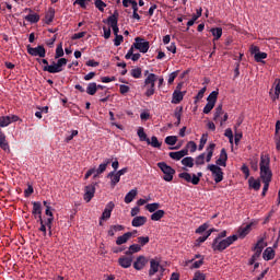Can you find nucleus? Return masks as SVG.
Wrapping results in <instances>:
<instances>
[{"instance_id": "obj_1", "label": "nucleus", "mask_w": 280, "mask_h": 280, "mask_svg": "<svg viewBox=\"0 0 280 280\" xmlns=\"http://www.w3.org/2000/svg\"><path fill=\"white\" fill-rule=\"evenodd\" d=\"M229 232L226 230H223L221 233L217 235V237L212 241L211 247L212 250L222 253L229 248L233 243L237 242V234H234L232 236H228ZM226 237V238H224Z\"/></svg>"}, {"instance_id": "obj_2", "label": "nucleus", "mask_w": 280, "mask_h": 280, "mask_svg": "<svg viewBox=\"0 0 280 280\" xmlns=\"http://www.w3.org/2000/svg\"><path fill=\"white\" fill-rule=\"evenodd\" d=\"M158 167L164 174L163 180H165L166 183H172V180H174V174H176V170L167 165V163L165 162H159Z\"/></svg>"}, {"instance_id": "obj_3", "label": "nucleus", "mask_w": 280, "mask_h": 280, "mask_svg": "<svg viewBox=\"0 0 280 280\" xmlns=\"http://www.w3.org/2000/svg\"><path fill=\"white\" fill-rule=\"evenodd\" d=\"M67 58H60L56 61H52L51 66H47L43 68V71H47L48 73H60L63 67H67Z\"/></svg>"}, {"instance_id": "obj_4", "label": "nucleus", "mask_w": 280, "mask_h": 280, "mask_svg": "<svg viewBox=\"0 0 280 280\" xmlns=\"http://www.w3.org/2000/svg\"><path fill=\"white\" fill-rule=\"evenodd\" d=\"M249 54L254 57L255 62H260L261 65H266V58H268L267 52H262L259 49V46L250 45L249 46Z\"/></svg>"}, {"instance_id": "obj_5", "label": "nucleus", "mask_w": 280, "mask_h": 280, "mask_svg": "<svg viewBox=\"0 0 280 280\" xmlns=\"http://www.w3.org/2000/svg\"><path fill=\"white\" fill-rule=\"evenodd\" d=\"M178 177L185 180L186 183H191V185H200V178H202V172H198L197 174H189L187 172H183L178 174Z\"/></svg>"}, {"instance_id": "obj_6", "label": "nucleus", "mask_w": 280, "mask_h": 280, "mask_svg": "<svg viewBox=\"0 0 280 280\" xmlns=\"http://www.w3.org/2000/svg\"><path fill=\"white\" fill-rule=\"evenodd\" d=\"M207 170L211 172L214 183H222L224 180V172H222V168L215 164H209L207 166Z\"/></svg>"}, {"instance_id": "obj_7", "label": "nucleus", "mask_w": 280, "mask_h": 280, "mask_svg": "<svg viewBox=\"0 0 280 280\" xmlns=\"http://www.w3.org/2000/svg\"><path fill=\"white\" fill-rule=\"evenodd\" d=\"M26 50H27V54L33 57L38 56V58H45V56H47V50L45 49V46H43V45H38L35 48L32 47L31 45H27Z\"/></svg>"}, {"instance_id": "obj_8", "label": "nucleus", "mask_w": 280, "mask_h": 280, "mask_svg": "<svg viewBox=\"0 0 280 280\" xmlns=\"http://www.w3.org/2000/svg\"><path fill=\"white\" fill-rule=\"evenodd\" d=\"M265 246H266V244H264V238H260L256 243V245L254 246V255L249 259V266H253V264H255V260L259 259V257H261V253H262Z\"/></svg>"}, {"instance_id": "obj_9", "label": "nucleus", "mask_w": 280, "mask_h": 280, "mask_svg": "<svg viewBox=\"0 0 280 280\" xmlns=\"http://www.w3.org/2000/svg\"><path fill=\"white\" fill-rule=\"evenodd\" d=\"M133 47L135 49H138L140 54H148V50L150 49V42H145V39L141 37H136Z\"/></svg>"}, {"instance_id": "obj_10", "label": "nucleus", "mask_w": 280, "mask_h": 280, "mask_svg": "<svg viewBox=\"0 0 280 280\" xmlns=\"http://www.w3.org/2000/svg\"><path fill=\"white\" fill-rule=\"evenodd\" d=\"M21 118L18 115L0 116V128H8L10 124L19 121Z\"/></svg>"}, {"instance_id": "obj_11", "label": "nucleus", "mask_w": 280, "mask_h": 280, "mask_svg": "<svg viewBox=\"0 0 280 280\" xmlns=\"http://www.w3.org/2000/svg\"><path fill=\"white\" fill-rule=\"evenodd\" d=\"M160 268H161V272H163L164 269L161 266V262H159V260L152 258L150 260L149 277H153L156 272H159Z\"/></svg>"}, {"instance_id": "obj_12", "label": "nucleus", "mask_w": 280, "mask_h": 280, "mask_svg": "<svg viewBox=\"0 0 280 280\" xmlns=\"http://www.w3.org/2000/svg\"><path fill=\"white\" fill-rule=\"evenodd\" d=\"M148 258L145 256H139L133 262L135 270H143L148 266Z\"/></svg>"}, {"instance_id": "obj_13", "label": "nucleus", "mask_w": 280, "mask_h": 280, "mask_svg": "<svg viewBox=\"0 0 280 280\" xmlns=\"http://www.w3.org/2000/svg\"><path fill=\"white\" fill-rule=\"evenodd\" d=\"M95 185L96 184H91L85 187V194H84V200L86 202H91L95 196Z\"/></svg>"}, {"instance_id": "obj_14", "label": "nucleus", "mask_w": 280, "mask_h": 280, "mask_svg": "<svg viewBox=\"0 0 280 280\" xmlns=\"http://www.w3.org/2000/svg\"><path fill=\"white\" fill-rule=\"evenodd\" d=\"M114 209H115V203H113V201H109L106 205V207L101 215V220H110V214L113 213Z\"/></svg>"}, {"instance_id": "obj_15", "label": "nucleus", "mask_w": 280, "mask_h": 280, "mask_svg": "<svg viewBox=\"0 0 280 280\" xmlns=\"http://www.w3.org/2000/svg\"><path fill=\"white\" fill-rule=\"evenodd\" d=\"M118 265L121 268H130L132 266V257L131 256H121L118 258Z\"/></svg>"}, {"instance_id": "obj_16", "label": "nucleus", "mask_w": 280, "mask_h": 280, "mask_svg": "<svg viewBox=\"0 0 280 280\" xmlns=\"http://www.w3.org/2000/svg\"><path fill=\"white\" fill-rule=\"evenodd\" d=\"M260 177L262 178V183H270L272 180V171L270 168H260Z\"/></svg>"}, {"instance_id": "obj_17", "label": "nucleus", "mask_w": 280, "mask_h": 280, "mask_svg": "<svg viewBox=\"0 0 280 280\" xmlns=\"http://www.w3.org/2000/svg\"><path fill=\"white\" fill-rule=\"evenodd\" d=\"M33 215L35 219H37V215H43V205L39 201H33Z\"/></svg>"}, {"instance_id": "obj_18", "label": "nucleus", "mask_w": 280, "mask_h": 280, "mask_svg": "<svg viewBox=\"0 0 280 280\" xmlns=\"http://www.w3.org/2000/svg\"><path fill=\"white\" fill-rule=\"evenodd\" d=\"M248 186L249 189H254V191H259L261 189V182L259 179H255V177H249Z\"/></svg>"}, {"instance_id": "obj_19", "label": "nucleus", "mask_w": 280, "mask_h": 280, "mask_svg": "<svg viewBox=\"0 0 280 280\" xmlns=\"http://www.w3.org/2000/svg\"><path fill=\"white\" fill-rule=\"evenodd\" d=\"M0 148L4 152H10V143H8V140L5 139V133L0 130Z\"/></svg>"}, {"instance_id": "obj_20", "label": "nucleus", "mask_w": 280, "mask_h": 280, "mask_svg": "<svg viewBox=\"0 0 280 280\" xmlns=\"http://www.w3.org/2000/svg\"><path fill=\"white\" fill-rule=\"evenodd\" d=\"M55 16H56V9L49 8L45 14L46 25H51V23H54Z\"/></svg>"}, {"instance_id": "obj_21", "label": "nucleus", "mask_w": 280, "mask_h": 280, "mask_svg": "<svg viewBox=\"0 0 280 280\" xmlns=\"http://www.w3.org/2000/svg\"><path fill=\"white\" fill-rule=\"evenodd\" d=\"M135 253H141V245L139 244H132L129 246L128 250L125 252V255L127 257H132Z\"/></svg>"}, {"instance_id": "obj_22", "label": "nucleus", "mask_w": 280, "mask_h": 280, "mask_svg": "<svg viewBox=\"0 0 280 280\" xmlns=\"http://www.w3.org/2000/svg\"><path fill=\"white\" fill-rule=\"evenodd\" d=\"M145 222H148L147 217H135L131 221V226H136V228L143 226Z\"/></svg>"}, {"instance_id": "obj_23", "label": "nucleus", "mask_w": 280, "mask_h": 280, "mask_svg": "<svg viewBox=\"0 0 280 280\" xmlns=\"http://www.w3.org/2000/svg\"><path fill=\"white\" fill-rule=\"evenodd\" d=\"M185 97V92L175 90L173 92L172 104H180L182 100Z\"/></svg>"}, {"instance_id": "obj_24", "label": "nucleus", "mask_w": 280, "mask_h": 280, "mask_svg": "<svg viewBox=\"0 0 280 280\" xmlns=\"http://www.w3.org/2000/svg\"><path fill=\"white\" fill-rule=\"evenodd\" d=\"M107 178H110L112 187H116L117 183H119V180H121V177L115 171L108 173Z\"/></svg>"}, {"instance_id": "obj_25", "label": "nucleus", "mask_w": 280, "mask_h": 280, "mask_svg": "<svg viewBox=\"0 0 280 280\" xmlns=\"http://www.w3.org/2000/svg\"><path fill=\"white\" fill-rule=\"evenodd\" d=\"M262 259H265V261L275 259V249H272V247H267L262 253Z\"/></svg>"}, {"instance_id": "obj_26", "label": "nucleus", "mask_w": 280, "mask_h": 280, "mask_svg": "<svg viewBox=\"0 0 280 280\" xmlns=\"http://www.w3.org/2000/svg\"><path fill=\"white\" fill-rule=\"evenodd\" d=\"M110 163H113V160L105 159L104 162L98 165L97 170H95V172L97 174H104L106 172V167H108Z\"/></svg>"}, {"instance_id": "obj_27", "label": "nucleus", "mask_w": 280, "mask_h": 280, "mask_svg": "<svg viewBox=\"0 0 280 280\" xmlns=\"http://www.w3.org/2000/svg\"><path fill=\"white\" fill-rule=\"evenodd\" d=\"M206 150L208 152L206 156V162L211 163V159H213V152L215 150V143H210Z\"/></svg>"}, {"instance_id": "obj_28", "label": "nucleus", "mask_w": 280, "mask_h": 280, "mask_svg": "<svg viewBox=\"0 0 280 280\" xmlns=\"http://www.w3.org/2000/svg\"><path fill=\"white\" fill-rule=\"evenodd\" d=\"M130 237H132V233H125L124 235L118 236L116 240L117 246H121V244H126L128 240H130Z\"/></svg>"}, {"instance_id": "obj_29", "label": "nucleus", "mask_w": 280, "mask_h": 280, "mask_svg": "<svg viewBox=\"0 0 280 280\" xmlns=\"http://www.w3.org/2000/svg\"><path fill=\"white\" fill-rule=\"evenodd\" d=\"M165 217V211L164 210H156L151 214V220L153 222H159L161 219Z\"/></svg>"}, {"instance_id": "obj_30", "label": "nucleus", "mask_w": 280, "mask_h": 280, "mask_svg": "<svg viewBox=\"0 0 280 280\" xmlns=\"http://www.w3.org/2000/svg\"><path fill=\"white\" fill-rule=\"evenodd\" d=\"M119 231H124V225H110L107 235H109V237H114V235L119 233Z\"/></svg>"}, {"instance_id": "obj_31", "label": "nucleus", "mask_w": 280, "mask_h": 280, "mask_svg": "<svg viewBox=\"0 0 280 280\" xmlns=\"http://www.w3.org/2000/svg\"><path fill=\"white\" fill-rule=\"evenodd\" d=\"M137 198V189H131L126 196H125V202L126 205H130L132 200Z\"/></svg>"}, {"instance_id": "obj_32", "label": "nucleus", "mask_w": 280, "mask_h": 280, "mask_svg": "<svg viewBox=\"0 0 280 280\" xmlns=\"http://www.w3.org/2000/svg\"><path fill=\"white\" fill-rule=\"evenodd\" d=\"M270 168V158L268 155H261L260 158V170Z\"/></svg>"}, {"instance_id": "obj_33", "label": "nucleus", "mask_w": 280, "mask_h": 280, "mask_svg": "<svg viewBox=\"0 0 280 280\" xmlns=\"http://www.w3.org/2000/svg\"><path fill=\"white\" fill-rule=\"evenodd\" d=\"M147 211H149V213H154L156 211H159V209H161V203L159 202H153V203H148L145 206Z\"/></svg>"}, {"instance_id": "obj_34", "label": "nucleus", "mask_w": 280, "mask_h": 280, "mask_svg": "<svg viewBox=\"0 0 280 280\" xmlns=\"http://www.w3.org/2000/svg\"><path fill=\"white\" fill-rule=\"evenodd\" d=\"M85 92L88 93V95H95V93H97V83H89Z\"/></svg>"}, {"instance_id": "obj_35", "label": "nucleus", "mask_w": 280, "mask_h": 280, "mask_svg": "<svg viewBox=\"0 0 280 280\" xmlns=\"http://www.w3.org/2000/svg\"><path fill=\"white\" fill-rule=\"evenodd\" d=\"M138 137L140 141H145L147 143H150V138H148V135L145 133L143 127H139Z\"/></svg>"}, {"instance_id": "obj_36", "label": "nucleus", "mask_w": 280, "mask_h": 280, "mask_svg": "<svg viewBox=\"0 0 280 280\" xmlns=\"http://www.w3.org/2000/svg\"><path fill=\"white\" fill-rule=\"evenodd\" d=\"M174 117L176 118L175 126H180V117H183V107H176L174 112Z\"/></svg>"}, {"instance_id": "obj_37", "label": "nucleus", "mask_w": 280, "mask_h": 280, "mask_svg": "<svg viewBox=\"0 0 280 280\" xmlns=\"http://www.w3.org/2000/svg\"><path fill=\"white\" fill-rule=\"evenodd\" d=\"M156 80H158L156 74L150 73V74L145 78V80H144V86H150V84L155 83Z\"/></svg>"}, {"instance_id": "obj_38", "label": "nucleus", "mask_w": 280, "mask_h": 280, "mask_svg": "<svg viewBox=\"0 0 280 280\" xmlns=\"http://www.w3.org/2000/svg\"><path fill=\"white\" fill-rule=\"evenodd\" d=\"M210 32L214 36L213 40H220L222 38V27L211 28Z\"/></svg>"}, {"instance_id": "obj_39", "label": "nucleus", "mask_w": 280, "mask_h": 280, "mask_svg": "<svg viewBox=\"0 0 280 280\" xmlns=\"http://www.w3.org/2000/svg\"><path fill=\"white\" fill-rule=\"evenodd\" d=\"M24 19L28 23H38V21H40V15L34 13V14L26 15Z\"/></svg>"}, {"instance_id": "obj_40", "label": "nucleus", "mask_w": 280, "mask_h": 280, "mask_svg": "<svg viewBox=\"0 0 280 280\" xmlns=\"http://www.w3.org/2000/svg\"><path fill=\"white\" fill-rule=\"evenodd\" d=\"M218 95H219L218 91H212L207 97V102L215 105V103L218 102Z\"/></svg>"}, {"instance_id": "obj_41", "label": "nucleus", "mask_w": 280, "mask_h": 280, "mask_svg": "<svg viewBox=\"0 0 280 280\" xmlns=\"http://www.w3.org/2000/svg\"><path fill=\"white\" fill-rule=\"evenodd\" d=\"M137 241L140 248H143V246L150 244V236H139Z\"/></svg>"}, {"instance_id": "obj_42", "label": "nucleus", "mask_w": 280, "mask_h": 280, "mask_svg": "<svg viewBox=\"0 0 280 280\" xmlns=\"http://www.w3.org/2000/svg\"><path fill=\"white\" fill-rule=\"evenodd\" d=\"M177 141H178V137L176 136H167L164 140L166 145H176Z\"/></svg>"}, {"instance_id": "obj_43", "label": "nucleus", "mask_w": 280, "mask_h": 280, "mask_svg": "<svg viewBox=\"0 0 280 280\" xmlns=\"http://www.w3.org/2000/svg\"><path fill=\"white\" fill-rule=\"evenodd\" d=\"M182 165L185 167H194V158L187 156L182 160Z\"/></svg>"}, {"instance_id": "obj_44", "label": "nucleus", "mask_w": 280, "mask_h": 280, "mask_svg": "<svg viewBox=\"0 0 280 280\" xmlns=\"http://www.w3.org/2000/svg\"><path fill=\"white\" fill-rule=\"evenodd\" d=\"M148 145H152V148H161V142H159V138L156 136H152L151 140L149 139V142H147Z\"/></svg>"}, {"instance_id": "obj_45", "label": "nucleus", "mask_w": 280, "mask_h": 280, "mask_svg": "<svg viewBox=\"0 0 280 280\" xmlns=\"http://www.w3.org/2000/svg\"><path fill=\"white\" fill-rule=\"evenodd\" d=\"M223 113H224V112L222 110V105H218V106L215 107V110H214L213 120H214V121H218V119H220V116H222Z\"/></svg>"}, {"instance_id": "obj_46", "label": "nucleus", "mask_w": 280, "mask_h": 280, "mask_svg": "<svg viewBox=\"0 0 280 280\" xmlns=\"http://www.w3.org/2000/svg\"><path fill=\"white\" fill-rule=\"evenodd\" d=\"M207 133H203L200 138V142H199V147H198V150L199 151H202L205 150V145H207Z\"/></svg>"}, {"instance_id": "obj_47", "label": "nucleus", "mask_w": 280, "mask_h": 280, "mask_svg": "<svg viewBox=\"0 0 280 280\" xmlns=\"http://www.w3.org/2000/svg\"><path fill=\"white\" fill-rule=\"evenodd\" d=\"M62 56H65V49H62V44H59L56 48V55L55 58H62Z\"/></svg>"}, {"instance_id": "obj_48", "label": "nucleus", "mask_w": 280, "mask_h": 280, "mask_svg": "<svg viewBox=\"0 0 280 280\" xmlns=\"http://www.w3.org/2000/svg\"><path fill=\"white\" fill-rule=\"evenodd\" d=\"M94 5L97 8V10H100V12H104V9L106 8V3L102 0H95Z\"/></svg>"}, {"instance_id": "obj_49", "label": "nucleus", "mask_w": 280, "mask_h": 280, "mask_svg": "<svg viewBox=\"0 0 280 280\" xmlns=\"http://www.w3.org/2000/svg\"><path fill=\"white\" fill-rule=\"evenodd\" d=\"M205 93H207V88H202L198 94L195 97V104H197V102H200V100H202V97H205Z\"/></svg>"}, {"instance_id": "obj_50", "label": "nucleus", "mask_w": 280, "mask_h": 280, "mask_svg": "<svg viewBox=\"0 0 280 280\" xmlns=\"http://www.w3.org/2000/svg\"><path fill=\"white\" fill-rule=\"evenodd\" d=\"M131 78L139 80L141 78V68H136L130 71Z\"/></svg>"}, {"instance_id": "obj_51", "label": "nucleus", "mask_w": 280, "mask_h": 280, "mask_svg": "<svg viewBox=\"0 0 280 280\" xmlns=\"http://www.w3.org/2000/svg\"><path fill=\"white\" fill-rule=\"evenodd\" d=\"M207 156L206 153H201L199 154L196 160H195V163L196 165H205V158Z\"/></svg>"}, {"instance_id": "obj_52", "label": "nucleus", "mask_w": 280, "mask_h": 280, "mask_svg": "<svg viewBox=\"0 0 280 280\" xmlns=\"http://www.w3.org/2000/svg\"><path fill=\"white\" fill-rule=\"evenodd\" d=\"M106 23L109 25V27H115L118 25L119 20L108 16Z\"/></svg>"}, {"instance_id": "obj_53", "label": "nucleus", "mask_w": 280, "mask_h": 280, "mask_svg": "<svg viewBox=\"0 0 280 280\" xmlns=\"http://www.w3.org/2000/svg\"><path fill=\"white\" fill-rule=\"evenodd\" d=\"M154 86H155V83H152L147 85V92H145V95L147 97H151V95H154Z\"/></svg>"}, {"instance_id": "obj_54", "label": "nucleus", "mask_w": 280, "mask_h": 280, "mask_svg": "<svg viewBox=\"0 0 280 280\" xmlns=\"http://www.w3.org/2000/svg\"><path fill=\"white\" fill-rule=\"evenodd\" d=\"M186 149L190 150V152H196L198 150V144H196L194 141H189L186 144Z\"/></svg>"}, {"instance_id": "obj_55", "label": "nucleus", "mask_w": 280, "mask_h": 280, "mask_svg": "<svg viewBox=\"0 0 280 280\" xmlns=\"http://www.w3.org/2000/svg\"><path fill=\"white\" fill-rule=\"evenodd\" d=\"M124 43V35H115L114 45L119 47Z\"/></svg>"}, {"instance_id": "obj_56", "label": "nucleus", "mask_w": 280, "mask_h": 280, "mask_svg": "<svg viewBox=\"0 0 280 280\" xmlns=\"http://www.w3.org/2000/svg\"><path fill=\"white\" fill-rule=\"evenodd\" d=\"M207 229H209V223H203V224H201L196 231H195V233H197V234H202V233H205V231H207Z\"/></svg>"}, {"instance_id": "obj_57", "label": "nucleus", "mask_w": 280, "mask_h": 280, "mask_svg": "<svg viewBox=\"0 0 280 280\" xmlns=\"http://www.w3.org/2000/svg\"><path fill=\"white\" fill-rule=\"evenodd\" d=\"M214 107L215 105H213V103H207L206 106L203 107L205 115H209V113H211V110H213Z\"/></svg>"}, {"instance_id": "obj_58", "label": "nucleus", "mask_w": 280, "mask_h": 280, "mask_svg": "<svg viewBox=\"0 0 280 280\" xmlns=\"http://www.w3.org/2000/svg\"><path fill=\"white\" fill-rule=\"evenodd\" d=\"M206 279H207V276L201 271H196L192 278V280H206Z\"/></svg>"}, {"instance_id": "obj_59", "label": "nucleus", "mask_w": 280, "mask_h": 280, "mask_svg": "<svg viewBox=\"0 0 280 280\" xmlns=\"http://www.w3.org/2000/svg\"><path fill=\"white\" fill-rule=\"evenodd\" d=\"M168 156L171 158V159H173L174 161H180V159H183L182 156H180V153L177 151V152H170L168 153Z\"/></svg>"}, {"instance_id": "obj_60", "label": "nucleus", "mask_w": 280, "mask_h": 280, "mask_svg": "<svg viewBox=\"0 0 280 280\" xmlns=\"http://www.w3.org/2000/svg\"><path fill=\"white\" fill-rule=\"evenodd\" d=\"M34 194V186L32 185H28L27 186V189L24 190V196L25 198H30V196Z\"/></svg>"}, {"instance_id": "obj_61", "label": "nucleus", "mask_w": 280, "mask_h": 280, "mask_svg": "<svg viewBox=\"0 0 280 280\" xmlns=\"http://www.w3.org/2000/svg\"><path fill=\"white\" fill-rule=\"evenodd\" d=\"M178 78V71L172 72L168 77V84H174V80Z\"/></svg>"}, {"instance_id": "obj_62", "label": "nucleus", "mask_w": 280, "mask_h": 280, "mask_svg": "<svg viewBox=\"0 0 280 280\" xmlns=\"http://www.w3.org/2000/svg\"><path fill=\"white\" fill-rule=\"evenodd\" d=\"M119 92L121 93V95H126V93L130 92V86L122 84L119 86Z\"/></svg>"}, {"instance_id": "obj_63", "label": "nucleus", "mask_w": 280, "mask_h": 280, "mask_svg": "<svg viewBox=\"0 0 280 280\" xmlns=\"http://www.w3.org/2000/svg\"><path fill=\"white\" fill-rule=\"evenodd\" d=\"M103 32H104V38L105 40H108V38H110V28L103 26Z\"/></svg>"}, {"instance_id": "obj_64", "label": "nucleus", "mask_w": 280, "mask_h": 280, "mask_svg": "<svg viewBox=\"0 0 280 280\" xmlns=\"http://www.w3.org/2000/svg\"><path fill=\"white\" fill-rule=\"evenodd\" d=\"M275 95H277V97L280 95V79L276 80Z\"/></svg>"}]
</instances>
